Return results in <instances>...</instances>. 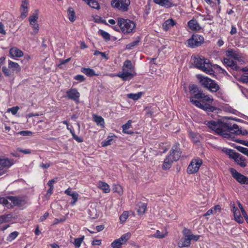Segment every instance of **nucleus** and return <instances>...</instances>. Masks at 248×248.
I'll return each instance as SVG.
<instances>
[{
  "label": "nucleus",
  "instance_id": "f257e3e1",
  "mask_svg": "<svg viewBox=\"0 0 248 248\" xmlns=\"http://www.w3.org/2000/svg\"><path fill=\"white\" fill-rule=\"evenodd\" d=\"M205 124L209 128L215 131L216 133L222 135L225 138H231V135L232 134L245 135L248 133L245 129L243 130L239 129L238 125L236 124L232 125L219 120L217 121H205Z\"/></svg>",
  "mask_w": 248,
  "mask_h": 248
},
{
  "label": "nucleus",
  "instance_id": "f03ea898",
  "mask_svg": "<svg viewBox=\"0 0 248 248\" xmlns=\"http://www.w3.org/2000/svg\"><path fill=\"white\" fill-rule=\"evenodd\" d=\"M135 28L136 24L133 21L123 18H118L117 25L113 26V29L115 31H121L124 34L133 32Z\"/></svg>",
  "mask_w": 248,
  "mask_h": 248
},
{
  "label": "nucleus",
  "instance_id": "7ed1b4c3",
  "mask_svg": "<svg viewBox=\"0 0 248 248\" xmlns=\"http://www.w3.org/2000/svg\"><path fill=\"white\" fill-rule=\"evenodd\" d=\"M193 62L197 68L206 74L211 75L213 73L212 64L209 60L205 59L202 56H197L193 57Z\"/></svg>",
  "mask_w": 248,
  "mask_h": 248
},
{
  "label": "nucleus",
  "instance_id": "20e7f679",
  "mask_svg": "<svg viewBox=\"0 0 248 248\" xmlns=\"http://www.w3.org/2000/svg\"><path fill=\"white\" fill-rule=\"evenodd\" d=\"M189 93L192 95L190 97V102L196 106L197 107H202L207 108L206 107L203 106L200 102H198L197 99L201 97L202 92L200 90L197 86L194 84H190L189 86Z\"/></svg>",
  "mask_w": 248,
  "mask_h": 248
},
{
  "label": "nucleus",
  "instance_id": "39448f33",
  "mask_svg": "<svg viewBox=\"0 0 248 248\" xmlns=\"http://www.w3.org/2000/svg\"><path fill=\"white\" fill-rule=\"evenodd\" d=\"M2 71L5 77L14 78L15 73L20 72L21 67L17 62L9 60L8 67L3 66Z\"/></svg>",
  "mask_w": 248,
  "mask_h": 248
},
{
  "label": "nucleus",
  "instance_id": "423d86ee",
  "mask_svg": "<svg viewBox=\"0 0 248 248\" xmlns=\"http://www.w3.org/2000/svg\"><path fill=\"white\" fill-rule=\"evenodd\" d=\"M39 11L36 9L29 17L30 26L31 27L32 31L31 32V35L37 34L39 31V25L38 22L39 19Z\"/></svg>",
  "mask_w": 248,
  "mask_h": 248
},
{
  "label": "nucleus",
  "instance_id": "0eeeda50",
  "mask_svg": "<svg viewBox=\"0 0 248 248\" xmlns=\"http://www.w3.org/2000/svg\"><path fill=\"white\" fill-rule=\"evenodd\" d=\"M197 100L199 102L202 104V105L206 107L207 108H202L201 107H198L199 108L209 112H213L215 109V108L211 105L213 101V99L211 96L208 95H205V94L202 93L201 97H199V99Z\"/></svg>",
  "mask_w": 248,
  "mask_h": 248
},
{
  "label": "nucleus",
  "instance_id": "6e6552de",
  "mask_svg": "<svg viewBox=\"0 0 248 248\" xmlns=\"http://www.w3.org/2000/svg\"><path fill=\"white\" fill-rule=\"evenodd\" d=\"M130 4V0H111V6L121 12H125L128 11Z\"/></svg>",
  "mask_w": 248,
  "mask_h": 248
},
{
  "label": "nucleus",
  "instance_id": "1a4fd4ad",
  "mask_svg": "<svg viewBox=\"0 0 248 248\" xmlns=\"http://www.w3.org/2000/svg\"><path fill=\"white\" fill-rule=\"evenodd\" d=\"M201 84L212 92L217 91L219 87L216 82L207 77H202L200 78Z\"/></svg>",
  "mask_w": 248,
  "mask_h": 248
},
{
  "label": "nucleus",
  "instance_id": "9d476101",
  "mask_svg": "<svg viewBox=\"0 0 248 248\" xmlns=\"http://www.w3.org/2000/svg\"><path fill=\"white\" fill-rule=\"evenodd\" d=\"M204 41L202 36L199 34H193L192 37L187 41V46L191 48L201 46Z\"/></svg>",
  "mask_w": 248,
  "mask_h": 248
},
{
  "label": "nucleus",
  "instance_id": "9b49d317",
  "mask_svg": "<svg viewBox=\"0 0 248 248\" xmlns=\"http://www.w3.org/2000/svg\"><path fill=\"white\" fill-rule=\"evenodd\" d=\"M202 163V161L201 159L197 158L193 159L187 168V173L189 174H193L197 172Z\"/></svg>",
  "mask_w": 248,
  "mask_h": 248
},
{
  "label": "nucleus",
  "instance_id": "f8f14e48",
  "mask_svg": "<svg viewBox=\"0 0 248 248\" xmlns=\"http://www.w3.org/2000/svg\"><path fill=\"white\" fill-rule=\"evenodd\" d=\"M179 146V144L177 143L173 145L170 151V155H168V157L173 162L177 161L181 156V152Z\"/></svg>",
  "mask_w": 248,
  "mask_h": 248
},
{
  "label": "nucleus",
  "instance_id": "ddd939ff",
  "mask_svg": "<svg viewBox=\"0 0 248 248\" xmlns=\"http://www.w3.org/2000/svg\"><path fill=\"white\" fill-rule=\"evenodd\" d=\"M131 236V233L127 232L121 236V237L115 240L111 244V246L112 248H120L122 245L125 244L129 239Z\"/></svg>",
  "mask_w": 248,
  "mask_h": 248
},
{
  "label": "nucleus",
  "instance_id": "4468645a",
  "mask_svg": "<svg viewBox=\"0 0 248 248\" xmlns=\"http://www.w3.org/2000/svg\"><path fill=\"white\" fill-rule=\"evenodd\" d=\"M230 171L232 177L241 184H248V178L240 174L233 168H231Z\"/></svg>",
  "mask_w": 248,
  "mask_h": 248
},
{
  "label": "nucleus",
  "instance_id": "2eb2a0df",
  "mask_svg": "<svg viewBox=\"0 0 248 248\" xmlns=\"http://www.w3.org/2000/svg\"><path fill=\"white\" fill-rule=\"evenodd\" d=\"M14 163L12 160L0 156V176L5 173V168H9Z\"/></svg>",
  "mask_w": 248,
  "mask_h": 248
},
{
  "label": "nucleus",
  "instance_id": "dca6fc26",
  "mask_svg": "<svg viewBox=\"0 0 248 248\" xmlns=\"http://www.w3.org/2000/svg\"><path fill=\"white\" fill-rule=\"evenodd\" d=\"M66 94L68 99L74 101L77 103H79L80 93L76 88H71L66 91Z\"/></svg>",
  "mask_w": 248,
  "mask_h": 248
},
{
  "label": "nucleus",
  "instance_id": "f3484780",
  "mask_svg": "<svg viewBox=\"0 0 248 248\" xmlns=\"http://www.w3.org/2000/svg\"><path fill=\"white\" fill-rule=\"evenodd\" d=\"M23 55V52L16 47H13L9 50V56L12 59L20 58Z\"/></svg>",
  "mask_w": 248,
  "mask_h": 248
},
{
  "label": "nucleus",
  "instance_id": "a211bd4d",
  "mask_svg": "<svg viewBox=\"0 0 248 248\" xmlns=\"http://www.w3.org/2000/svg\"><path fill=\"white\" fill-rule=\"evenodd\" d=\"M7 200L10 201L14 206H22L25 203V201L20 198L8 196L7 199Z\"/></svg>",
  "mask_w": 248,
  "mask_h": 248
},
{
  "label": "nucleus",
  "instance_id": "6ab92c4d",
  "mask_svg": "<svg viewBox=\"0 0 248 248\" xmlns=\"http://www.w3.org/2000/svg\"><path fill=\"white\" fill-rule=\"evenodd\" d=\"M183 234L184 236L189 237L190 242L192 240L197 241L199 239L200 237V235H194L192 234L191 231L186 228H184V229L183 231Z\"/></svg>",
  "mask_w": 248,
  "mask_h": 248
},
{
  "label": "nucleus",
  "instance_id": "aec40b11",
  "mask_svg": "<svg viewBox=\"0 0 248 248\" xmlns=\"http://www.w3.org/2000/svg\"><path fill=\"white\" fill-rule=\"evenodd\" d=\"M28 0H22L21 5V17L24 18L27 16L28 11Z\"/></svg>",
  "mask_w": 248,
  "mask_h": 248
},
{
  "label": "nucleus",
  "instance_id": "412c9836",
  "mask_svg": "<svg viewBox=\"0 0 248 248\" xmlns=\"http://www.w3.org/2000/svg\"><path fill=\"white\" fill-rule=\"evenodd\" d=\"M232 211L233 213L235 220L239 223H242L244 220L243 218L241 215L239 210L234 205L232 207Z\"/></svg>",
  "mask_w": 248,
  "mask_h": 248
},
{
  "label": "nucleus",
  "instance_id": "4be33fe9",
  "mask_svg": "<svg viewBox=\"0 0 248 248\" xmlns=\"http://www.w3.org/2000/svg\"><path fill=\"white\" fill-rule=\"evenodd\" d=\"M223 62L227 66L231 67L233 70L237 71L239 69V66L236 63L228 58H224L223 59Z\"/></svg>",
  "mask_w": 248,
  "mask_h": 248
},
{
  "label": "nucleus",
  "instance_id": "5701e85b",
  "mask_svg": "<svg viewBox=\"0 0 248 248\" xmlns=\"http://www.w3.org/2000/svg\"><path fill=\"white\" fill-rule=\"evenodd\" d=\"M130 71L123 70L121 73L118 74V76L122 78L124 80H127L131 79L134 75Z\"/></svg>",
  "mask_w": 248,
  "mask_h": 248
},
{
  "label": "nucleus",
  "instance_id": "b1692460",
  "mask_svg": "<svg viewBox=\"0 0 248 248\" xmlns=\"http://www.w3.org/2000/svg\"><path fill=\"white\" fill-rule=\"evenodd\" d=\"M234 160L238 165L242 168H244L247 166L246 158L239 154L236 156Z\"/></svg>",
  "mask_w": 248,
  "mask_h": 248
},
{
  "label": "nucleus",
  "instance_id": "393cba45",
  "mask_svg": "<svg viewBox=\"0 0 248 248\" xmlns=\"http://www.w3.org/2000/svg\"><path fill=\"white\" fill-rule=\"evenodd\" d=\"M154 2L160 6L169 8L173 6L171 0H154Z\"/></svg>",
  "mask_w": 248,
  "mask_h": 248
},
{
  "label": "nucleus",
  "instance_id": "a878e982",
  "mask_svg": "<svg viewBox=\"0 0 248 248\" xmlns=\"http://www.w3.org/2000/svg\"><path fill=\"white\" fill-rule=\"evenodd\" d=\"M190 245V242L188 237L184 236L178 243V246L179 248L188 247Z\"/></svg>",
  "mask_w": 248,
  "mask_h": 248
},
{
  "label": "nucleus",
  "instance_id": "bb28decb",
  "mask_svg": "<svg viewBox=\"0 0 248 248\" xmlns=\"http://www.w3.org/2000/svg\"><path fill=\"white\" fill-rule=\"evenodd\" d=\"M188 26L193 31H199L202 28L198 22L195 19L190 20L188 22Z\"/></svg>",
  "mask_w": 248,
  "mask_h": 248
},
{
  "label": "nucleus",
  "instance_id": "cd10ccee",
  "mask_svg": "<svg viewBox=\"0 0 248 248\" xmlns=\"http://www.w3.org/2000/svg\"><path fill=\"white\" fill-rule=\"evenodd\" d=\"M147 205L146 203L139 202L136 205V209L139 215H142L145 212Z\"/></svg>",
  "mask_w": 248,
  "mask_h": 248
},
{
  "label": "nucleus",
  "instance_id": "c85d7f7f",
  "mask_svg": "<svg viewBox=\"0 0 248 248\" xmlns=\"http://www.w3.org/2000/svg\"><path fill=\"white\" fill-rule=\"evenodd\" d=\"M175 24V21L172 19H169L167 20L163 24V28L164 30L168 31L171 27L174 26Z\"/></svg>",
  "mask_w": 248,
  "mask_h": 248
},
{
  "label": "nucleus",
  "instance_id": "c756f323",
  "mask_svg": "<svg viewBox=\"0 0 248 248\" xmlns=\"http://www.w3.org/2000/svg\"><path fill=\"white\" fill-rule=\"evenodd\" d=\"M226 55L228 57H231L237 60H239L240 58L238 53L233 49H228L226 52Z\"/></svg>",
  "mask_w": 248,
  "mask_h": 248
},
{
  "label": "nucleus",
  "instance_id": "7c9ffc66",
  "mask_svg": "<svg viewBox=\"0 0 248 248\" xmlns=\"http://www.w3.org/2000/svg\"><path fill=\"white\" fill-rule=\"evenodd\" d=\"M93 121L97 124V125H100L102 127H104V119L102 117L97 115H93Z\"/></svg>",
  "mask_w": 248,
  "mask_h": 248
},
{
  "label": "nucleus",
  "instance_id": "2f4dec72",
  "mask_svg": "<svg viewBox=\"0 0 248 248\" xmlns=\"http://www.w3.org/2000/svg\"><path fill=\"white\" fill-rule=\"evenodd\" d=\"M81 71L88 77L98 75V74L95 73V71L93 69L89 68H82Z\"/></svg>",
  "mask_w": 248,
  "mask_h": 248
},
{
  "label": "nucleus",
  "instance_id": "473e14b6",
  "mask_svg": "<svg viewBox=\"0 0 248 248\" xmlns=\"http://www.w3.org/2000/svg\"><path fill=\"white\" fill-rule=\"evenodd\" d=\"M131 127V120H129L127 123L123 125V131L124 133L128 134H131L133 133L131 130H129V129Z\"/></svg>",
  "mask_w": 248,
  "mask_h": 248
},
{
  "label": "nucleus",
  "instance_id": "72a5a7b5",
  "mask_svg": "<svg viewBox=\"0 0 248 248\" xmlns=\"http://www.w3.org/2000/svg\"><path fill=\"white\" fill-rule=\"evenodd\" d=\"M123 70L130 71V72L133 71V67L130 61L126 60L124 62Z\"/></svg>",
  "mask_w": 248,
  "mask_h": 248
},
{
  "label": "nucleus",
  "instance_id": "f704fd0d",
  "mask_svg": "<svg viewBox=\"0 0 248 248\" xmlns=\"http://www.w3.org/2000/svg\"><path fill=\"white\" fill-rule=\"evenodd\" d=\"M173 161L171 160L168 156L165 159L164 163L162 166L163 170H166L169 169L171 166V164Z\"/></svg>",
  "mask_w": 248,
  "mask_h": 248
},
{
  "label": "nucleus",
  "instance_id": "c9c22d12",
  "mask_svg": "<svg viewBox=\"0 0 248 248\" xmlns=\"http://www.w3.org/2000/svg\"><path fill=\"white\" fill-rule=\"evenodd\" d=\"M85 1L90 7L94 9H99V5L96 0H83Z\"/></svg>",
  "mask_w": 248,
  "mask_h": 248
},
{
  "label": "nucleus",
  "instance_id": "e433bc0d",
  "mask_svg": "<svg viewBox=\"0 0 248 248\" xmlns=\"http://www.w3.org/2000/svg\"><path fill=\"white\" fill-rule=\"evenodd\" d=\"M67 14L69 20L71 22H74L76 19V16L74 10L72 7L68 8Z\"/></svg>",
  "mask_w": 248,
  "mask_h": 248
},
{
  "label": "nucleus",
  "instance_id": "4c0bfd02",
  "mask_svg": "<svg viewBox=\"0 0 248 248\" xmlns=\"http://www.w3.org/2000/svg\"><path fill=\"white\" fill-rule=\"evenodd\" d=\"M12 216L11 214L4 215L0 216V224L9 221L12 218Z\"/></svg>",
  "mask_w": 248,
  "mask_h": 248
},
{
  "label": "nucleus",
  "instance_id": "58836bf2",
  "mask_svg": "<svg viewBox=\"0 0 248 248\" xmlns=\"http://www.w3.org/2000/svg\"><path fill=\"white\" fill-rule=\"evenodd\" d=\"M114 137H115L114 135L108 136L107 140L102 142V146H107L111 144L113 138Z\"/></svg>",
  "mask_w": 248,
  "mask_h": 248
},
{
  "label": "nucleus",
  "instance_id": "ea45409f",
  "mask_svg": "<svg viewBox=\"0 0 248 248\" xmlns=\"http://www.w3.org/2000/svg\"><path fill=\"white\" fill-rule=\"evenodd\" d=\"M167 235V232H160L159 230H157L156 232L152 235L151 236L153 237H155L159 239L164 238Z\"/></svg>",
  "mask_w": 248,
  "mask_h": 248
},
{
  "label": "nucleus",
  "instance_id": "a19ab883",
  "mask_svg": "<svg viewBox=\"0 0 248 248\" xmlns=\"http://www.w3.org/2000/svg\"><path fill=\"white\" fill-rule=\"evenodd\" d=\"M99 187L105 193H108L110 191L109 186L105 182H100Z\"/></svg>",
  "mask_w": 248,
  "mask_h": 248
},
{
  "label": "nucleus",
  "instance_id": "79ce46f5",
  "mask_svg": "<svg viewBox=\"0 0 248 248\" xmlns=\"http://www.w3.org/2000/svg\"><path fill=\"white\" fill-rule=\"evenodd\" d=\"M142 95L141 92H139L137 93H129L127 95V97L134 100H137L140 99Z\"/></svg>",
  "mask_w": 248,
  "mask_h": 248
},
{
  "label": "nucleus",
  "instance_id": "37998d69",
  "mask_svg": "<svg viewBox=\"0 0 248 248\" xmlns=\"http://www.w3.org/2000/svg\"><path fill=\"white\" fill-rule=\"evenodd\" d=\"M84 238V236H82L80 238H78L74 239V244L76 247L78 248L80 247L81 244L83 241Z\"/></svg>",
  "mask_w": 248,
  "mask_h": 248
},
{
  "label": "nucleus",
  "instance_id": "c03bdc74",
  "mask_svg": "<svg viewBox=\"0 0 248 248\" xmlns=\"http://www.w3.org/2000/svg\"><path fill=\"white\" fill-rule=\"evenodd\" d=\"M140 42V40H136L126 45V48L128 49H132L135 46H137Z\"/></svg>",
  "mask_w": 248,
  "mask_h": 248
},
{
  "label": "nucleus",
  "instance_id": "a18cd8bd",
  "mask_svg": "<svg viewBox=\"0 0 248 248\" xmlns=\"http://www.w3.org/2000/svg\"><path fill=\"white\" fill-rule=\"evenodd\" d=\"M98 33L101 35L106 40H109L110 39V35L106 31L99 30Z\"/></svg>",
  "mask_w": 248,
  "mask_h": 248
},
{
  "label": "nucleus",
  "instance_id": "49530a36",
  "mask_svg": "<svg viewBox=\"0 0 248 248\" xmlns=\"http://www.w3.org/2000/svg\"><path fill=\"white\" fill-rule=\"evenodd\" d=\"M128 217V213L127 211H124L120 217V221L121 223L124 222Z\"/></svg>",
  "mask_w": 248,
  "mask_h": 248
},
{
  "label": "nucleus",
  "instance_id": "de8ad7c7",
  "mask_svg": "<svg viewBox=\"0 0 248 248\" xmlns=\"http://www.w3.org/2000/svg\"><path fill=\"white\" fill-rule=\"evenodd\" d=\"M227 154L229 155L230 158L234 159L238 153L234 152L233 150L229 149L227 152Z\"/></svg>",
  "mask_w": 248,
  "mask_h": 248
},
{
  "label": "nucleus",
  "instance_id": "09e8293b",
  "mask_svg": "<svg viewBox=\"0 0 248 248\" xmlns=\"http://www.w3.org/2000/svg\"><path fill=\"white\" fill-rule=\"evenodd\" d=\"M70 196L73 199V201L71 202V204L74 205L78 200V194L76 192H73Z\"/></svg>",
  "mask_w": 248,
  "mask_h": 248
},
{
  "label": "nucleus",
  "instance_id": "8fccbe9b",
  "mask_svg": "<svg viewBox=\"0 0 248 248\" xmlns=\"http://www.w3.org/2000/svg\"><path fill=\"white\" fill-rule=\"evenodd\" d=\"M18 234V233L17 232H14L11 233L7 238V240L11 241L14 240L17 236Z\"/></svg>",
  "mask_w": 248,
  "mask_h": 248
},
{
  "label": "nucleus",
  "instance_id": "3c124183",
  "mask_svg": "<svg viewBox=\"0 0 248 248\" xmlns=\"http://www.w3.org/2000/svg\"><path fill=\"white\" fill-rule=\"evenodd\" d=\"M237 149L241 153L244 154L246 155H248V148H245L242 146H237Z\"/></svg>",
  "mask_w": 248,
  "mask_h": 248
},
{
  "label": "nucleus",
  "instance_id": "603ef678",
  "mask_svg": "<svg viewBox=\"0 0 248 248\" xmlns=\"http://www.w3.org/2000/svg\"><path fill=\"white\" fill-rule=\"evenodd\" d=\"M145 109L146 110V115L148 117L152 116L155 112L154 109L151 108L147 107Z\"/></svg>",
  "mask_w": 248,
  "mask_h": 248
},
{
  "label": "nucleus",
  "instance_id": "864d4df0",
  "mask_svg": "<svg viewBox=\"0 0 248 248\" xmlns=\"http://www.w3.org/2000/svg\"><path fill=\"white\" fill-rule=\"evenodd\" d=\"M239 81L243 83H248V75H243L239 79Z\"/></svg>",
  "mask_w": 248,
  "mask_h": 248
},
{
  "label": "nucleus",
  "instance_id": "5fc2aeb1",
  "mask_svg": "<svg viewBox=\"0 0 248 248\" xmlns=\"http://www.w3.org/2000/svg\"><path fill=\"white\" fill-rule=\"evenodd\" d=\"M18 109H19V107L16 106V107H14L11 108H8L7 111H8V112H11V113L13 115H15L16 114Z\"/></svg>",
  "mask_w": 248,
  "mask_h": 248
},
{
  "label": "nucleus",
  "instance_id": "6e6d98bb",
  "mask_svg": "<svg viewBox=\"0 0 248 248\" xmlns=\"http://www.w3.org/2000/svg\"><path fill=\"white\" fill-rule=\"evenodd\" d=\"M18 134L23 136H30L32 133L30 131H21L19 132Z\"/></svg>",
  "mask_w": 248,
  "mask_h": 248
},
{
  "label": "nucleus",
  "instance_id": "4d7b16f0",
  "mask_svg": "<svg viewBox=\"0 0 248 248\" xmlns=\"http://www.w3.org/2000/svg\"><path fill=\"white\" fill-rule=\"evenodd\" d=\"M74 78H75V79H76L77 80H78L80 82H82V81H84V80L85 79V78L84 77V76L82 75H78L76 76Z\"/></svg>",
  "mask_w": 248,
  "mask_h": 248
},
{
  "label": "nucleus",
  "instance_id": "13d9d810",
  "mask_svg": "<svg viewBox=\"0 0 248 248\" xmlns=\"http://www.w3.org/2000/svg\"><path fill=\"white\" fill-rule=\"evenodd\" d=\"M9 203L7 199H5L4 197H0V203L3 204L5 205H7Z\"/></svg>",
  "mask_w": 248,
  "mask_h": 248
},
{
  "label": "nucleus",
  "instance_id": "bf43d9fd",
  "mask_svg": "<svg viewBox=\"0 0 248 248\" xmlns=\"http://www.w3.org/2000/svg\"><path fill=\"white\" fill-rule=\"evenodd\" d=\"M17 151L25 154H30L31 153V150L30 149L23 150L20 148H18Z\"/></svg>",
  "mask_w": 248,
  "mask_h": 248
},
{
  "label": "nucleus",
  "instance_id": "052dcab7",
  "mask_svg": "<svg viewBox=\"0 0 248 248\" xmlns=\"http://www.w3.org/2000/svg\"><path fill=\"white\" fill-rule=\"evenodd\" d=\"M73 138L78 142H82L83 141L82 138L78 137L75 134H73Z\"/></svg>",
  "mask_w": 248,
  "mask_h": 248
},
{
  "label": "nucleus",
  "instance_id": "680f3d73",
  "mask_svg": "<svg viewBox=\"0 0 248 248\" xmlns=\"http://www.w3.org/2000/svg\"><path fill=\"white\" fill-rule=\"evenodd\" d=\"M48 216V213L46 212L44 214V215L41 216L39 218V221L42 222L44 221Z\"/></svg>",
  "mask_w": 248,
  "mask_h": 248
},
{
  "label": "nucleus",
  "instance_id": "e2e57ef3",
  "mask_svg": "<svg viewBox=\"0 0 248 248\" xmlns=\"http://www.w3.org/2000/svg\"><path fill=\"white\" fill-rule=\"evenodd\" d=\"M0 33L5 35L6 31L4 30V26L1 22H0Z\"/></svg>",
  "mask_w": 248,
  "mask_h": 248
},
{
  "label": "nucleus",
  "instance_id": "0e129e2a",
  "mask_svg": "<svg viewBox=\"0 0 248 248\" xmlns=\"http://www.w3.org/2000/svg\"><path fill=\"white\" fill-rule=\"evenodd\" d=\"M101 244V240H94L92 242V245H97L100 246Z\"/></svg>",
  "mask_w": 248,
  "mask_h": 248
},
{
  "label": "nucleus",
  "instance_id": "69168bd1",
  "mask_svg": "<svg viewBox=\"0 0 248 248\" xmlns=\"http://www.w3.org/2000/svg\"><path fill=\"white\" fill-rule=\"evenodd\" d=\"M55 182V181L54 179H51L49 180L47 185L49 186V188H53V184Z\"/></svg>",
  "mask_w": 248,
  "mask_h": 248
},
{
  "label": "nucleus",
  "instance_id": "338daca9",
  "mask_svg": "<svg viewBox=\"0 0 248 248\" xmlns=\"http://www.w3.org/2000/svg\"><path fill=\"white\" fill-rule=\"evenodd\" d=\"M115 191L116 192H117L119 194H121L122 193V187L120 186L117 185L115 186Z\"/></svg>",
  "mask_w": 248,
  "mask_h": 248
},
{
  "label": "nucleus",
  "instance_id": "774afa93",
  "mask_svg": "<svg viewBox=\"0 0 248 248\" xmlns=\"http://www.w3.org/2000/svg\"><path fill=\"white\" fill-rule=\"evenodd\" d=\"M216 213L214 210H213V208H211L210 209H209L205 214H204V216H210L212 214H215Z\"/></svg>",
  "mask_w": 248,
  "mask_h": 248
}]
</instances>
